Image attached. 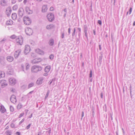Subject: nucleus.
I'll use <instances>...</instances> for the list:
<instances>
[{
    "mask_svg": "<svg viewBox=\"0 0 135 135\" xmlns=\"http://www.w3.org/2000/svg\"><path fill=\"white\" fill-rule=\"evenodd\" d=\"M42 70V68L39 66L34 65L32 66L31 71L32 72L37 73Z\"/></svg>",
    "mask_w": 135,
    "mask_h": 135,
    "instance_id": "f257e3e1",
    "label": "nucleus"
},
{
    "mask_svg": "<svg viewBox=\"0 0 135 135\" xmlns=\"http://www.w3.org/2000/svg\"><path fill=\"white\" fill-rule=\"evenodd\" d=\"M23 20L24 23L27 25H30L31 22V19L28 17H24Z\"/></svg>",
    "mask_w": 135,
    "mask_h": 135,
    "instance_id": "f03ea898",
    "label": "nucleus"
},
{
    "mask_svg": "<svg viewBox=\"0 0 135 135\" xmlns=\"http://www.w3.org/2000/svg\"><path fill=\"white\" fill-rule=\"evenodd\" d=\"M47 17L48 21L50 22L52 21L54 19V15L51 13H48L47 15Z\"/></svg>",
    "mask_w": 135,
    "mask_h": 135,
    "instance_id": "7ed1b4c3",
    "label": "nucleus"
},
{
    "mask_svg": "<svg viewBox=\"0 0 135 135\" xmlns=\"http://www.w3.org/2000/svg\"><path fill=\"white\" fill-rule=\"evenodd\" d=\"M31 50V48L29 45H25V48L24 51V53L25 55H26L30 52Z\"/></svg>",
    "mask_w": 135,
    "mask_h": 135,
    "instance_id": "20e7f679",
    "label": "nucleus"
},
{
    "mask_svg": "<svg viewBox=\"0 0 135 135\" xmlns=\"http://www.w3.org/2000/svg\"><path fill=\"white\" fill-rule=\"evenodd\" d=\"M25 32L26 34L29 36L32 35L33 32L32 30L30 28H27L26 29Z\"/></svg>",
    "mask_w": 135,
    "mask_h": 135,
    "instance_id": "39448f33",
    "label": "nucleus"
},
{
    "mask_svg": "<svg viewBox=\"0 0 135 135\" xmlns=\"http://www.w3.org/2000/svg\"><path fill=\"white\" fill-rule=\"evenodd\" d=\"M16 41L20 45H22L23 43V38L22 36L18 37L16 38Z\"/></svg>",
    "mask_w": 135,
    "mask_h": 135,
    "instance_id": "423d86ee",
    "label": "nucleus"
},
{
    "mask_svg": "<svg viewBox=\"0 0 135 135\" xmlns=\"http://www.w3.org/2000/svg\"><path fill=\"white\" fill-rule=\"evenodd\" d=\"M24 14V11L22 8H20L18 11V15L20 17H22Z\"/></svg>",
    "mask_w": 135,
    "mask_h": 135,
    "instance_id": "0eeeda50",
    "label": "nucleus"
},
{
    "mask_svg": "<svg viewBox=\"0 0 135 135\" xmlns=\"http://www.w3.org/2000/svg\"><path fill=\"white\" fill-rule=\"evenodd\" d=\"M21 50L19 49L16 50L15 52L14 56L15 59H17L21 53Z\"/></svg>",
    "mask_w": 135,
    "mask_h": 135,
    "instance_id": "6e6552de",
    "label": "nucleus"
},
{
    "mask_svg": "<svg viewBox=\"0 0 135 135\" xmlns=\"http://www.w3.org/2000/svg\"><path fill=\"white\" fill-rule=\"evenodd\" d=\"M11 101L13 103H15L17 101L16 97L14 95H12L10 98Z\"/></svg>",
    "mask_w": 135,
    "mask_h": 135,
    "instance_id": "1a4fd4ad",
    "label": "nucleus"
},
{
    "mask_svg": "<svg viewBox=\"0 0 135 135\" xmlns=\"http://www.w3.org/2000/svg\"><path fill=\"white\" fill-rule=\"evenodd\" d=\"M2 88H3L7 85L6 81L4 80H2L0 82Z\"/></svg>",
    "mask_w": 135,
    "mask_h": 135,
    "instance_id": "9d476101",
    "label": "nucleus"
},
{
    "mask_svg": "<svg viewBox=\"0 0 135 135\" xmlns=\"http://www.w3.org/2000/svg\"><path fill=\"white\" fill-rule=\"evenodd\" d=\"M9 81L10 84L12 85H14L16 83V80L14 78H11L9 79Z\"/></svg>",
    "mask_w": 135,
    "mask_h": 135,
    "instance_id": "9b49d317",
    "label": "nucleus"
},
{
    "mask_svg": "<svg viewBox=\"0 0 135 135\" xmlns=\"http://www.w3.org/2000/svg\"><path fill=\"white\" fill-rule=\"evenodd\" d=\"M42 59L40 58H37L33 60L32 61L33 64L37 63L41 61Z\"/></svg>",
    "mask_w": 135,
    "mask_h": 135,
    "instance_id": "f8f14e48",
    "label": "nucleus"
},
{
    "mask_svg": "<svg viewBox=\"0 0 135 135\" xmlns=\"http://www.w3.org/2000/svg\"><path fill=\"white\" fill-rule=\"evenodd\" d=\"M36 52L38 54L41 55H43L44 54V52L43 51L39 49H37L36 50Z\"/></svg>",
    "mask_w": 135,
    "mask_h": 135,
    "instance_id": "ddd939ff",
    "label": "nucleus"
},
{
    "mask_svg": "<svg viewBox=\"0 0 135 135\" xmlns=\"http://www.w3.org/2000/svg\"><path fill=\"white\" fill-rule=\"evenodd\" d=\"M6 59L8 61L11 62L13 61L14 58L12 56H9L6 57Z\"/></svg>",
    "mask_w": 135,
    "mask_h": 135,
    "instance_id": "4468645a",
    "label": "nucleus"
},
{
    "mask_svg": "<svg viewBox=\"0 0 135 135\" xmlns=\"http://www.w3.org/2000/svg\"><path fill=\"white\" fill-rule=\"evenodd\" d=\"M43 79L42 78H39L36 81V83L38 85H40L42 83Z\"/></svg>",
    "mask_w": 135,
    "mask_h": 135,
    "instance_id": "2eb2a0df",
    "label": "nucleus"
},
{
    "mask_svg": "<svg viewBox=\"0 0 135 135\" xmlns=\"http://www.w3.org/2000/svg\"><path fill=\"white\" fill-rule=\"evenodd\" d=\"M0 4L2 6H6L7 5V2L5 0H1Z\"/></svg>",
    "mask_w": 135,
    "mask_h": 135,
    "instance_id": "dca6fc26",
    "label": "nucleus"
},
{
    "mask_svg": "<svg viewBox=\"0 0 135 135\" xmlns=\"http://www.w3.org/2000/svg\"><path fill=\"white\" fill-rule=\"evenodd\" d=\"M47 9V5H44L42 7V12H46Z\"/></svg>",
    "mask_w": 135,
    "mask_h": 135,
    "instance_id": "f3484780",
    "label": "nucleus"
},
{
    "mask_svg": "<svg viewBox=\"0 0 135 135\" xmlns=\"http://www.w3.org/2000/svg\"><path fill=\"white\" fill-rule=\"evenodd\" d=\"M6 111V109L5 108L4 106L3 105L0 106V112H1L2 113H4Z\"/></svg>",
    "mask_w": 135,
    "mask_h": 135,
    "instance_id": "a211bd4d",
    "label": "nucleus"
},
{
    "mask_svg": "<svg viewBox=\"0 0 135 135\" xmlns=\"http://www.w3.org/2000/svg\"><path fill=\"white\" fill-rule=\"evenodd\" d=\"M26 11L27 14H31L32 13V11L30 10L28 7H26Z\"/></svg>",
    "mask_w": 135,
    "mask_h": 135,
    "instance_id": "6ab92c4d",
    "label": "nucleus"
},
{
    "mask_svg": "<svg viewBox=\"0 0 135 135\" xmlns=\"http://www.w3.org/2000/svg\"><path fill=\"white\" fill-rule=\"evenodd\" d=\"M50 66H46L45 69V71L46 73H48L50 70L51 69Z\"/></svg>",
    "mask_w": 135,
    "mask_h": 135,
    "instance_id": "aec40b11",
    "label": "nucleus"
},
{
    "mask_svg": "<svg viewBox=\"0 0 135 135\" xmlns=\"http://www.w3.org/2000/svg\"><path fill=\"white\" fill-rule=\"evenodd\" d=\"M17 15L15 13H12V18L13 20H15L17 18Z\"/></svg>",
    "mask_w": 135,
    "mask_h": 135,
    "instance_id": "412c9836",
    "label": "nucleus"
},
{
    "mask_svg": "<svg viewBox=\"0 0 135 135\" xmlns=\"http://www.w3.org/2000/svg\"><path fill=\"white\" fill-rule=\"evenodd\" d=\"M5 74L3 71H0V78H3L5 77Z\"/></svg>",
    "mask_w": 135,
    "mask_h": 135,
    "instance_id": "4be33fe9",
    "label": "nucleus"
},
{
    "mask_svg": "<svg viewBox=\"0 0 135 135\" xmlns=\"http://www.w3.org/2000/svg\"><path fill=\"white\" fill-rule=\"evenodd\" d=\"M25 66L26 67V70H28L30 67V65L28 63H26L25 64Z\"/></svg>",
    "mask_w": 135,
    "mask_h": 135,
    "instance_id": "5701e85b",
    "label": "nucleus"
},
{
    "mask_svg": "<svg viewBox=\"0 0 135 135\" xmlns=\"http://www.w3.org/2000/svg\"><path fill=\"white\" fill-rule=\"evenodd\" d=\"M54 44V40L53 39H51L49 41V44L50 45L52 46Z\"/></svg>",
    "mask_w": 135,
    "mask_h": 135,
    "instance_id": "b1692460",
    "label": "nucleus"
},
{
    "mask_svg": "<svg viewBox=\"0 0 135 135\" xmlns=\"http://www.w3.org/2000/svg\"><path fill=\"white\" fill-rule=\"evenodd\" d=\"M13 23V21H12L10 20H9L8 21H7L6 22V24L7 25H10Z\"/></svg>",
    "mask_w": 135,
    "mask_h": 135,
    "instance_id": "393cba45",
    "label": "nucleus"
},
{
    "mask_svg": "<svg viewBox=\"0 0 135 135\" xmlns=\"http://www.w3.org/2000/svg\"><path fill=\"white\" fill-rule=\"evenodd\" d=\"M76 28H74V29L73 31V32L72 33V38H73V37L75 36V32H76Z\"/></svg>",
    "mask_w": 135,
    "mask_h": 135,
    "instance_id": "a878e982",
    "label": "nucleus"
},
{
    "mask_svg": "<svg viewBox=\"0 0 135 135\" xmlns=\"http://www.w3.org/2000/svg\"><path fill=\"white\" fill-rule=\"evenodd\" d=\"M87 30H88L85 29V30H84V32L86 37L87 40H88V36L87 33Z\"/></svg>",
    "mask_w": 135,
    "mask_h": 135,
    "instance_id": "bb28decb",
    "label": "nucleus"
},
{
    "mask_svg": "<svg viewBox=\"0 0 135 135\" xmlns=\"http://www.w3.org/2000/svg\"><path fill=\"white\" fill-rule=\"evenodd\" d=\"M53 27V25H50L47 26L46 27V28L47 29H51Z\"/></svg>",
    "mask_w": 135,
    "mask_h": 135,
    "instance_id": "cd10ccee",
    "label": "nucleus"
},
{
    "mask_svg": "<svg viewBox=\"0 0 135 135\" xmlns=\"http://www.w3.org/2000/svg\"><path fill=\"white\" fill-rule=\"evenodd\" d=\"M21 69L25 73H26L25 71V64H22L21 65Z\"/></svg>",
    "mask_w": 135,
    "mask_h": 135,
    "instance_id": "c85d7f7f",
    "label": "nucleus"
},
{
    "mask_svg": "<svg viewBox=\"0 0 135 135\" xmlns=\"http://www.w3.org/2000/svg\"><path fill=\"white\" fill-rule=\"evenodd\" d=\"M6 11H8L10 13H11L12 12L11 8L10 7H9L7 8L6 9Z\"/></svg>",
    "mask_w": 135,
    "mask_h": 135,
    "instance_id": "c756f323",
    "label": "nucleus"
},
{
    "mask_svg": "<svg viewBox=\"0 0 135 135\" xmlns=\"http://www.w3.org/2000/svg\"><path fill=\"white\" fill-rule=\"evenodd\" d=\"M5 133L6 134V135H11V131L8 130Z\"/></svg>",
    "mask_w": 135,
    "mask_h": 135,
    "instance_id": "7c9ffc66",
    "label": "nucleus"
},
{
    "mask_svg": "<svg viewBox=\"0 0 135 135\" xmlns=\"http://www.w3.org/2000/svg\"><path fill=\"white\" fill-rule=\"evenodd\" d=\"M103 57L102 54H101L100 56H99V62L100 64H101L102 62V59Z\"/></svg>",
    "mask_w": 135,
    "mask_h": 135,
    "instance_id": "2f4dec72",
    "label": "nucleus"
},
{
    "mask_svg": "<svg viewBox=\"0 0 135 135\" xmlns=\"http://www.w3.org/2000/svg\"><path fill=\"white\" fill-rule=\"evenodd\" d=\"M18 6L17 5H15L12 7V9L13 10H15L17 9L18 8Z\"/></svg>",
    "mask_w": 135,
    "mask_h": 135,
    "instance_id": "473e14b6",
    "label": "nucleus"
},
{
    "mask_svg": "<svg viewBox=\"0 0 135 135\" xmlns=\"http://www.w3.org/2000/svg\"><path fill=\"white\" fill-rule=\"evenodd\" d=\"M50 93V91L49 90H48L47 91V93L45 97V99H46L47 98L49 94Z\"/></svg>",
    "mask_w": 135,
    "mask_h": 135,
    "instance_id": "72a5a7b5",
    "label": "nucleus"
},
{
    "mask_svg": "<svg viewBox=\"0 0 135 135\" xmlns=\"http://www.w3.org/2000/svg\"><path fill=\"white\" fill-rule=\"evenodd\" d=\"M17 37L15 35H13L11 36H10V38H12V39H15V38H16Z\"/></svg>",
    "mask_w": 135,
    "mask_h": 135,
    "instance_id": "f704fd0d",
    "label": "nucleus"
},
{
    "mask_svg": "<svg viewBox=\"0 0 135 135\" xmlns=\"http://www.w3.org/2000/svg\"><path fill=\"white\" fill-rule=\"evenodd\" d=\"M33 83H31L28 86V88H30L31 87L33 86Z\"/></svg>",
    "mask_w": 135,
    "mask_h": 135,
    "instance_id": "c9c22d12",
    "label": "nucleus"
},
{
    "mask_svg": "<svg viewBox=\"0 0 135 135\" xmlns=\"http://www.w3.org/2000/svg\"><path fill=\"white\" fill-rule=\"evenodd\" d=\"M54 57V56L53 55L51 54L49 56V58L50 59H53Z\"/></svg>",
    "mask_w": 135,
    "mask_h": 135,
    "instance_id": "e433bc0d",
    "label": "nucleus"
},
{
    "mask_svg": "<svg viewBox=\"0 0 135 135\" xmlns=\"http://www.w3.org/2000/svg\"><path fill=\"white\" fill-rule=\"evenodd\" d=\"M48 130H49L48 131H47L46 132H48L49 134H50V133H51V128H48Z\"/></svg>",
    "mask_w": 135,
    "mask_h": 135,
    "instance_id": "4c0bfd02",
    "label": "nucleus"
},
{
    "mask_svg": "<svg viewBox=\"0 0 135 135\" xmlns=\"http://www.w3.org/2000/svg\"><path fill=\"white\" fill-rule=\"evenodd\" d=\"M31 123L29 124L26 127V129H29L30 127V126H31Z\"/></svg>",
    "mask_w": 135,
    "mask_h": 135,
    "instance_id": "58836bf2",
    "label": "nucleus"
},
{
    "mask_svg": "<svg viewBox=\"0 0 135 135\" xmlns=\"http://www.w3.org/2000/svg\"><path fill=\"white\" fill-rule=\"evenodd\" d=\"M22 107V105L21 104H19L17 105V108L20 109Z\"/></svg>",
    "mask_w": 135,
    "mask_h": 135,
    "instance_id": "ea45409f",
    "label": "nucleus"
},
{
    "mask_svg": "<svg viewBox=\"0 0 135 135\" xmlns=\"http://www.w3.org/2000/svg\"><path fill=\"white\" fill-rule=\"evenodd\" d=\"M10 110L11 111L13 112L14 110L13 107L11 106H10Z\"/></svg>",
    "mask_w": 135,
    "mask_h": 135,
    "instance_id": "a19ab883",
    "label": "nucleus"
},
{
    "mask_svg": "<svg viewBox=\"0 0 135 135\" xmlns=\"http://www.w3.org/2000/svg\"><path fill=\"white\" fill-rule=\"evenodd\" d=\"M92 71L91 70L90 71V73L89 74V77L91 78L92 77Z\"/></svg>",
    "mask_w": 135,
    "mask_h": 135,
    "instance_id": "79ce46f5",
    "label": "nucleus"
},
{
    "mask_svg": "<svg viewBox=\"0 0 135 135\" xmlns=\"http://www.w3.org/2000/svg\"><path fill=\"white\" fill-rule=\"evenodd\" d=\"M71 29L70 28H69L68 29V35H70L71 33Z\"/></svg>",
    "mask_w": 135,
    "mask_h": 135,
    "instance_id": "37998d69",
    "label": "nucleus"
},
{
    "mask_svg": "<svg viewBox=\"0 0 135 135\" xmlns=\"http://www.w3.org/2000/svg\"><path fill=\"white\" fill-rule=\"evenodd\" d=\"M6 13L8 17L11 14L8 11L7 12L6 11Z\"/></svg>",
    "mask_w": 135,
    "mask_h": 135,
    "instance_id": "c03bdc74",
    "label": "nucleus"
},
{
    "mask_svg": "<svg viewBox=\"0 0 135 135\" xmlns=\"http://www.w3.org/2000/svg\"><path fill=\"white\" fill-rule=\"evenodd\" d=\"M11 126L12 128H15V125L14 123H12L11 124Z\"/></svg>",
    "mask_w": 135,
    "mask_h": 135,
    "instance_id": "a18cd8bd",
    "label": "nucleus"
},
{
    "mask_svg": "<svg viewBox=\"0 0 135 135\" xmlns=\"http://www.w3.org/2000/svg\"><path fill=\"white\" fill-rule=\"evenodd\" d=\"M98 23L100 25H101L102 24V21L100 20L98 21Z\"/></svg>",
    "mask_w": 135,
    "mask_h": 135,
    "instance_id": "49530a36",
    "label": "nucleus"
},
{
    "mask_svg": "<svg viewBox=\"0 0 135 135\" xmlns=\"http://www.w3.org/2000/svg\"><path fill=\"white\" fill-rule=\"evenodd\" d=\"M77 29L78 31V33H81V30L80 28L78 27L77 28Z\"/></svg>",
    "mask_w": 135,
    "mask_h": 135,
    "instance_id": "de8ad7c7",
    "label": "nucleus"
},
{
    "mask_svg": "<svg viewBox=\"0 0 135 135\" xmlns=\"http://www.w3.org/2000/svg\"><path fill=\"white\" fill-rule=\"evenodd\" d=\"M24 113H21L19 116V118H20L22 117L24 115Z\"/></svg>",
    "mask_w": 135,
    "mask_h": 135,
    "instance_id": "09e8293b",
    "label": "nucleus"
},
{
    "mask_svg": "<svg viewBox=\"0 0 135 135\" xmlns=\"http://www.w3.org/2000/svg\"><path fill=\"white\" fill-rule=\"evenodd\" d=\"M84 30H88V27L86 25H85L84 26Z\"/></svg>",
    "mask_w": 135,
    "mask_h": 135,
    "instance_id": "8fccbe9b",
    "label": "nucleus"
},
{
    "mask_svg": "<svg viewBox=\"0 0 135 135\" xmlns=\"http://www.w3.org/2000/svg\"><path fill=\"white\" fill-rule=\"evenodd\" d=\"M132 7H131L129 10V15H130L132 11Z\"/></svg>",
    "mask_w": 135,
    "mask_h": 135,
    "instance_id": "3c124183",
    "label": "nucleus"
},
{
    "mask_svg": "<svg viewBox=\"0 0 135 135\" xmlns=\"http://www.w3.org/2000/svg\"><path fill=\"white\" fill-rule=\"evenodd\" d=\"M92 115L93 117H94V109H92Z\"/></svg>",
    "mask_w": 135,
    "mask_h": 135,
    "instance_id": "603ef678",
    "label": "nucleus"
},
{
    "mask_svg": "<svg viewBox=\"0 0 135 135\" xmlns=\"http://www.w3.org/2000/svg\"><path fill=\"white\" fill-rule=\"evenodd\" d=\"M64 32L62 33L61 34V37L62 38H63L64 37Z\"/></svg>",
    "mask_w": 135,
    "mask_h": 135,
    "instance_id": "864d4df0",
    "label": "nucleus"
},
{
    "mask_svg": "<svg viewBox=\"0 0 135 135\" xmlns=\"http://www.w3.org/2000/svg\"><path fill=\"white\" fill-rule=\"evenodd\" d=\"M24 120H25L23 118V119H22V120H21V121L20 122L19 124H21L24 121Z\"/></svg>",
    "mask_w": 135,
    "mask_h": 135,
    "instance_id": "5fc2aeb1",
    "label": "nucleus"
},
{
    "mask_svg": "<svg viewBox=\"0 0 135 135\" xmlns=\"http://www.w3.org/2000/svg\"><path fill=\"white\" fill-rule=\"evenodd\" d=\"M130 95H131V94H132L131 92H132V91H131V85H130Z\"/></svg>",
    "mask_w": 135,
    "mask_h": 135,
    "instance_id": "6e6d98bb",
    "label": "nucleus"
},
{
    "mask_svg": "<svg viewBox=\"0 0 135 135\" xmlns=\"http://www.w3.org/2000/svg\"><path fill=\"white\" fill-rule=\"evenodd\" d=\"M84 116V112L83 111L81 112V119Z\"/></svg>",
    "mask_w": 135,
    "mask_h": 135,
    "instance_id": "4d7b16f0",
    "label": "nucleus"
},
{
    "mask_svg": "<svg viewBox=\"0 0 135 135\" xmlns=\"http://www.w3.org/2000/svg\"><path fill=\"white\" fill-rule=\"evenodd\" d=\"M50 10L51 11H53L54 10V8L52 7H51L50 8Z\"/></svg>",
    "mask_w": 135,
    "mask_h": 135,
    "instance_id": "13d9d810",
    "label": "nucleus"
},
{
    "mask_svg": "<svg viewBox=\"0 0 135 135\" xmlns=\"http://www.w3.org/2000/svg\"><path fill=\"white\" fill-rule=\"evenodd\" d=\"M16 133L17 135H20V133L19 132H17Z\"/></svg>",
    "mask_w": 135,
    "mask_h": 135,
    "instance_id": "bf43d9fd",
    "label": "nucleus"
},
{
    "mask_svg": "<svg viewBox=\"0 0 135 135\" xmlns=\"http://www.w3.org/2000/svg\"><path fill=\"white\" fill-rule=\"evenodd\" d=\"M93 33L94 35H96L95 30V29L94 30H93Z\"/></svg>",
    "mask_w": 135,
    "mask_h": 135,
    "instance_id": "052dcab7",
    "label": "nucleus"
},
{
    "mask_svg": "<svg viewBox=\"0 0 135 135\" xmlns=\"http://www.w3.org/2000/svg\"><path fill=\"white\" fill-rule=\"evenodd\" d=\"M48 75L47 73H44L43 74V75L44 76H47Z\"/></svg>",
    "mask_w": 135,
    "mask_h": 135,
    "instance_id": "680f3d73",
    "label": "nucleus"
},
{
    "mask_svg": "<svg viewBox=\"0 0 135 135\" xmlns=\"http://www.w3.org/2000/svg\"><path fill=\"white\" fill-rule=\"evenodd\" d=\"M100 97L102 99L103 98V93H100Z\"/></svg>",
    "mask_w": 135,
    "mask_h": 135,
    "instance_id": "e2e57ef3",
    "label": "nucleus"
},
{
    "mask_svg": "<svg viewBox=\"0 0 135 135\" xmlns=\"http://www.w3.org/2000/svg\"><path fill=\"white\" fill-rule=\"evenodd\" d=\"M64 11L66 13H67V9L66 8H65L64 9Z\"/></svg>",
    "mask_w": 135,
    "mask_h": 135,
    "instance_id": "0e129e2a",
    "label": "nucleus"
},
{
    "mask_svg": "<svg viewBox=\"0 0 135 135\" xmlns=\"http://www.w3.org/2000/svg\"><path fill=\"white\" fill-rule=\"evenodd\" d=\"M99 49L100 50H101L102 49V48L101 47V45H99Z\"/></svg>",
    "mask_w": 135,
    "mask_h": 135,
    "instance_id": "69168bd1",
    "label": "nucleus"
},
{
    "mask_svg": "<svg viewBox=\"0 0 135 135\" xmlns=\"http://www.w3.org/2000/svg\"><path fill=\"white\" fill-rule=\"evenodd\" d=\"M81 35V33H78V36L79 38H80Z\"/></svg>",
    "mask_w": 135,
    "mask_h": 135,
    "instance_id": "338daca9",
    "label": "nucleus"
},
{
    "mask_svg": "<svg viewBox=\"0 0 135 135\" xmlns=\"http://www.w3.org/2000/svg\"><path fill=\"white\" fill-rule=\"evenodd\" d=\"M16 1L15 0L12 1V3L13 4H14L16 3Z\"/></svg>",
    "mask_w": 135,
    "mask_h": 135,
    "instance_id": "774afa93",
    "label": "nucleus"
}]
</instances>
